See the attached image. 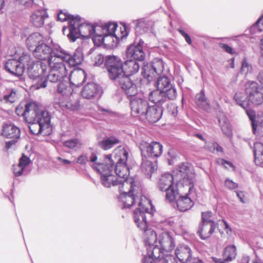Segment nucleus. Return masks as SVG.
<instances>
[{
  "mask_svg": "<svg viewBox=\"0 0 263 263\" xmlns=\"http://www.w3.org/2000/svg\"><path fill=\"white\" fill-rule=\"evenodd\" d=\"M118 25L115 22L96 24L82 23L81 20L79 26L76 25L78 38L81 35L84 39L92 37L95 45L100 46L102 44L110 45L112 43L114 38H119L115 34Z\"/></svg>",
  "mask_w": 263,
  "mask_h": 263,
  "instance_id": "f257e3e1",
  "label": "nucleus"
},
{
  "mask_svg": "<svg viewBox=\"0 0 263 263\" xmlns=\"http://www.w3.org/2000/svg\"><path fill=\"white\" fill-rule=\"evenodd\" d=\"M164 69V63L160 59H155L149 64L144 65L142 68V74L148 81H152L158 77L157 81V89L163 91L168 100H174L177 97V91L175 86L165 75L161 76Z\"/></svg>",
  "mask_w": 263,
  "mask_h": 263,
  "instance_id": "f03ea898",
  "label": "nucleus"
},
{
  "mask_svg": "<svg viewBox=\"0 0 263 263\" xmlns=\"http://www.w3.org/2000/svg\"><path fill=\"white\" fill-rule=\"evenodd\" d=\"M105 67L110 79L120 86L125 94L132 96L137 92V86L130 77L124 74L123 62L118 57L108 55L105 59Z\"/></svg>",
  "mask_w": 263,
  "mask_h": 263,
  "instance_id": "7ed1b4c3",
  "label": "nucleus"
},
{
  "mask_svg": "<svg viewBox=\"0 0 263 263\" xmlns=\"http://www.w3.org/2000/svg\"><path fill=\"white\" fill-rule=\"evenodd\" d=\"M108 163H103L94 165L93 170L101 174V181L106 187H112L119 192H122V188L129 186V180H120L116 175H112L114 163L107 156Z\"/></svg>",
  "mask_w": 263,
  "mask_h": 263,
  "instance_id": "20e7f679",
  "label": "nucleus"
},
{
  "mask_svg": "<svg viewBox=\"0 0 263 263\" xmlns=\"http://www.w3.org/2000/svg\"><path fill=\"white\" fill-rule=\"evenodd\" d=\"M129 186L128 187L122 188L120 193L119 200L122 203L123 208H129L136 204L137 200L140 201L141 197V189L137 186L133 179H129Z\"/></svg>",
  "mask_w": 263,
  "mask_h": 263,
  "instance_id": "39448f33",
  "label": "nucleus"
},
{
  "mask_svg": "<svg viewBox=\"0 0 263 263\" xmlns=\"http://www.w3.org/2000/svg\"><path fill=\"white\" fill-rule=\"evenodd\" d=\"M61 50L62 47L58 44H53L51 48L49 45L43 43L36 47L32 52L34 56L39 59V61L44 62L48 65L50 60H59Z\"/></svg>",
  "mask_w": 263,
  "mask_h": 263,
  "instance_id": "423d86ee",
  "label": "nucleus"
},
{
  "mask_svg": "<svg viewBox=\"0 0 263 263\" xmlns=\"http://www.w3.org/2000/svg\"><path fill=\"white\" fill-rule=\"evenodd\" d=\"M32 117V120L27 122L32 134L37 135L50 127V117L48 111L39 109Z\"/></svg>",
  "mask_w": 263,
  "mask_h": 263,
  "instance_id": "0eeeda50",
  "label": "nucleus"
},
{
  "mask_svg": "<svg viewBox=\"0 0 263 263\" xmlns=\"http://www.w3.org/2000/svg\"><path fill=\"white\" fill-rule=\"evenodd\" d=\"M115 159L116 164L115 167V172L116 176L120 180H129L132 178H128L129 175V167L126 162L128 157V153L125 148L116 149L115 151Z\"/></svg>",
  "mask_w": 263,
  "mask_h": 263,
  "instance_id": "6e6552de",
  "label": "nucleus"
},
{
  "mask_svg": "<svg viewBox=\"0 0 263 263\" xmlns=\"http://www.w3.org/2000/svg\"><path fill=\"white\" fill-rule=\"evenodd\" d=\"M147 255L144 257L143 263H173L174 257L170 255H164V250L157 243L147 247Z\"/></svg>",
  "mask_w": 263,
  "mask_h": 263,
  "instance_id": "1a4fd4ad",
  "label": "nucleus"
},
{
  "mask_svg": "<svg viewBox=\"0 0 263 263\" xmlns=\"http://www.w3.org/2000/svg\"><path fill=\"white\" fill-rule=\"evenodd\" d=\"M175 179L173 175L167 173L162 175L158 182L159 190L166 192V200L170 203L174 202L179 194L176 186L174 184Z\"/></svg>",
  "mask_w": 263,
  "mask_h": 263,
  "instance_id": "9d476101",
  "label": "nucleus"
},
{
  "mask_svg": "<svg viewBox=\"0 0 263 263\" xmlns=\"http://www.w3.org/2000/svg\"><path fill=\"white\" fill-rule=\"evenodd\" d=\"M50 68L49 74L47 76V80L53 83H61L66 77L67 70L64 63L60 60H49L47 65Z\"/></svg>",
  "mask_w": 263,
  "mask_h": 263,
  "instance_id": "9b49d317",
  "label": "nucleus"
},
{
  "mask_svg": "<svg viewBox=\"0 0 263 263\" xmlns=\"http://www.w3.org/2000/svg\"><path fill=\"white\" fill-rule=\"evenodd\" d=\"M151 201L146 197H141L138 203V208L134 211V218L137 227L143 230L148 227L146 213H149L146 206L151 205Z\"/></svg>",
  "mask_w": 263,
  "mask_h": 263,
  "instance_id": "f8f14e48",
  "label": "nucleus"
},
{
  "mask_svg": "<svg viewBox=\"0 0 263 263\" xmlns=\"http://www.w3.org/2000/svg\"><path fill=\"white\" fill-rule=\"evenodd\" d=\"M142 158L154 159L160 156L162 153L163 146L160 143L152 141L150 143L142 141L139 146Z\"/></svg>",
  "mask_w": 263,
  "mask_h": 263,
  "instance_id": "ddd939ff",
  "label": "nucleus"
},
{
  "mask_svg": "<svg viewBox=\"0 0 263 263\" xmlns=\"http://www.w3.org/2000/svg\"><path fill=\"white\" fill-rule=\"evenodd\" d=\"M249 102L258 105L263 102V87L254 81L247 83L245 89Z\"/></svg>",
  "mask_w": 263,
  "mask_h": 263,
  "instance_id": "4468645a",
  "label": "nucleus"
},
{
  "mask_svg": "<svg viewBox=\"0 0 263 263\" xmlns=\"http://www.w3.org/2000/svg\"><path fill=\"white\" fill-rule=\"evenodd\" d=\"M137 93L138 89H137V92L135 94L132 96L126 95L130 101L132 115L134 116L144 117L149 105L148 101L145 99L136 96Z\"/></svg>",
  "mask_w": 263,
  "mask_h": 263,
  "instance_id": "2eb2a0df",
  "label": "nucleus"
},
{
  "mask_svg": "<svg viewBox=\"0 0 263 263\" xmlns=\"http://www.w3.org/2000/svg\"><path fill=\"white\" fill-rule=\"evenodd\" d=\"M60 52L59 60L63 63L66 62L70 66H77L80 65L83 61L84 57L81 49H76L73 55L62 48Z\"/></svg>",
  "mask_w": 263,
  "mask_h": 263,
  "instance_id": "dca6fc26",
  "label": "nucleus"
},
{
  "mask_svg": "<svg viewBox=\"0 0 263 263\" xmlns=\"http://www.w3.org/2000/svg\"><path fill=\"white\" fill-rule=\"evenodd\" d=\"M18 91L16 88L6 87L0 84V102L4 104H12L18 101Z\"/></svg>",
  "mask_w": 263,
  "mask_h": 263,
  "instance_id": "f3484780",
  "label": "nucleus"
},
{
  "mask_svg": "<svg viewBox=\"0 0 263 263\" xmlns=\"http://www.w3.org/2000/svg\"><path fill=\"white\" fill-rule=\"evenodd\" d=\"M39 107L34 103H28L24 106L18 105L15 112L19 116H22L26 122H30L32 120V117L36 112L39 110Z\"/></svg>",
  "mask_w": 263,
  "mask_h": 263,
  "instance_id": "a211bd4d",
  "label": "nucleus"
},
{
  "mask_svg": "<svg viewBox=\"0 0 263 263\" xmlns=\"http://www.w3.org/2000/svg\"><path fill=\"white\" fill-rule=\"evenodd\" d=\"M47 68L48 66L45 62L36 61L27 69L29 77L32 79L37 80L38 78L45 74Z\"/></svg>",
  "mask_w": 263,
  "mask_h": 263,
  "instance_id": "6ab92c4d",
  "label": "nucleus"
},
{
  "mask_svg": "<svg viewBox=\"0 0 263 263\" xmlns=\"http://www.w3.org/2000/svg\"><path fill=\"white\" fill-rule=\"evenodd\" d=\"M177 173V176L179 177L177 179V181H181L182 180L183 183H189V192H190L193 185V175L190 172V168L187 166L186 163H182L179 166Z\"/></svg>",
  "mask_w": 263,
  "mask_h": 263,
  "instance_id": "aec40b11",
  "label": "nucleus"
},
{
  "mask_svg": "<svg viewBox=\"0 0 263 263\" xmlns=\"http://www.w3.org/2000/svg\"><path fill=\"white\" fill-rule=\"evenodd\" d=\"M126 57L127 59H133L137 62L144 60L145 53L143 52L141 43L139 42L137 45H130L127 48Z\"/></svg>",
  "mask_w": 263,
  "mask_h": 263,
  "instance_id": "412c9836",
  "label": "nucleus"
},
{
  "mask_svg": "<svg viewBox=\"0 0 263 263\" xmlns=\"http://www.w3.org/2000/svg\"><path fill=\"white\" fill-rule=\"evenodd\" d=\"M59 104L62 109L65 108L71 110H78L80 106L79 98L76 93H72L65 98L64 101H60Z\"/></svg>",
  "mask_w": 263,
  "mask_h": 263,
  "instance_id": "4be33fe9",
  "label": "nucleus"
},
{
  "mask_svg": "<svg viewBox=\"0 0 263 263\" xmlns=\"http://www.w3.org/2000/svg\"><path fill=\"white\" fill-rule=\"evenodd\" d=\"M158 242L160 247L166 252L171 251L175 247L173 238L167 232H163L159 235Z\"/></svg>",
  "mask_w": 263,
  "mask_h": 263,
  "instance_id": "5701e85b",
  "label": "nucleus"
},
{
  "mask_svg": "<svg viewBox=\"0 0 263 263\" xmlns=\"http://www.w3.org/2000/svg\"><path fill=\"white\" fill-rule=\"evenodd\" d=\"M163 107L156 105H149L144 116L149 122L156 123L162 117Z\"/></svg>",
  "mask_w": 263,
  "mask_h": 263,
  "instance_id": "b1692460",
  "label": "nucleus"
},
{
  "mask_svg": "<svg viewBox=\"0 0 263 263\" xmlns=\"http://www.w3.org/2000/svg\"><path fill=\"white\" fill-rule=\"evenodd\" d=\"M5 68L11 74L18 77L22 76L24 71V65L16 59L8 60L5 63Z\"/></svg>",
  "mask_w": 263,
  "mask_h": 263,
  "instance_id": "393cba45",
  "label": "nucleus"
},
{
  "mask_svg": "<svg viewBox=\"0 0 263 263\" xmlns=\"http://www.w3.org/2000/svg\"><path fill=\"white\" fill-rule=\"evenodd\" d=\"M192 250L186 245H182L178 246L175 250V255L182 263H188L192 259Z\"/></svg>",
  "mask_w": 263,
  "mask_h": 263,
  "instance_id": "a878e982",
  "label": "nucleus"
},
{
  "mask_svg": "<svg viewBox=\"0 0 263 263\" xmlns=\"http://www.w3.org/2000/svg\"><path fill=\"white\" fill-rule=\"evenodd\" d=\"M20 129L12 123L4 125L1 135L5 138L18 139L20 137Z\"/></svg>",
  "mask_w": 263,
  "mask_h": 263,
  "instance_id": "bb28decb",
  "label": "nucleus"
},
{
  "mask_svg": "<svg viewBox=\"0 0 263 263\" xmlns=\"http://www.w3.org/2000/svg\"><path fill=\"white\" fill-rule=\"evenodd\" d=\"M148 99L151 102L155 104L154 105L162 106L168 98L165 92L157 89L149 93Z\"/></svg>",
  "mask_w": 263,
  "mask_h": 263,
  "instance_id": "cd10ccee",
  "label": "nucleus"
},
{
  "mask_svg": "<svg viewBox=\"0 0 263 263\" xmlns=\"http://www.w3.org/2000/svg\"><path fill=\"white\" fill-rule=\"evenodd\" d=\"M99 91L98 85L94 83H88L83 87L81 93L84 98L91 99L99 95Z\"/></svg>",
  "mask_w": 263,
  "mask_h": 263,
  "instance_id": "c85d7f7f",
  "label": "nucleus"
},
{
  "mask_svg": "<svg viewBox=\"0 0 263 263\" xmlns=\"http://www.w3.org/2000/svg\"><path fill=\"white\" fill-rule=\"evenodd\" d=\"M86 78V74L85 71L79 69L71 71L69 79L72 85L79 87L85 82Z\"/></svg>",
  "mask_w": 263,
  "mask_h": 263,
  "instance_id": "c756f323",
  "label": "nucleus"
},
{
  "mask_svg": "<svg viewBox=\"0 0 263 263\" xmlns=\"http://www.w3.org/2000/svg\"><path fill=\"white\" fill-rule=\"evenodd\" d=\"M44 5L41 8L36 7L35 9L37 10L33 12L31 16V21L33 25L36 27H42L44 23L45 17H47L45 11L43 9Z\"/></svg>",
  "mask_w": 263,
  "mask_h": 263,
  "instance_id": "7c9ffc66",
  "label": "nucleus"
},
{
  "mask_svg": "<svg viewBox=\"0 0 263 263\" xmlns=\"http://www.w3.org/2000/svg\"><path fill=\"white\" fill-rule=\"evenodd\" d=\"M176 200L177 206L181 212L187 211L194 204L191 198L189 197V194L184 196H179V194L177 198L174 201Z\"/></svg>",
  "mask_w": 263,
  "mask_h": 263,
  "instance_id": "2f4dec72",
  "label": "nucleus"
},
{
  "mask_svg": "<svg viewBox=\"0 0 263 263\" xmlns=\"http://www.w3.org/2000/svg\"><path fill=\"white\" fill-rule=\"evenodd\" d=\"M88 162L92 163L91 166L93 169L95 165L102 163L98 160L97 153L95 152L84 153L80 156L77 160V162L81 164H85Z\"/></svg>",
  "mask_w": 263,
  "mask_h": 263,
  "instance_id": "473e14b6",
  "label": "nucleus"
},
{
  "mask_svg": "<svg viewBox=\"0 0 263 263\" xmlns=\"http://www.w3.org/2000/svg\"><path fill=\"white\" fill-rule=\"evenodd\" d=\"M216 228L215 223H200L197 231L201 239L205 240L208 238L214 232Z\"/></svg>",
  "mask_w": 263,
  "mask_h": 263,
  "instance_id": "72a5a7b5",
  "label": "nucleus"
},
{
  "mask_svg": "<svg viewBox=\"0 0 263 263\" xmlns=\"http://www.w3.org/2000/svg\"><path fill=\"white\" fill-rule=\"evenodd\" d=\"M79 25V22H78V20L75 21L72 20L69 24L68 26L63 27L62 31L64 34L67 33V36L68 39L72 42H75L78 38V33H77L76 25Z\"/></svg>",
  "mask_w": 263,
  "mask_h": 263,
  "instance_id": "f704fd0d",
  "label": "nucleus"
},
{
  "mask_svg": "<svg viewBox=\"0 0 263 263\" xmlns=\"http://www.w3.org/2000/svg\"><path fill=\"white\" fill-rule=\"evenodd\" d=\"M140 66L138 62L133 59H128L123 64V72L128 77L130 75L137 73L139 70Z\"/></svg>",
  "mask_w": 263,
  "mask_h": 263,
  "instance_id": "c9c22d12",
  "label": "nucleus"
},
{
  "mask_svg": "<svg viewBox=\"0 0 263 263\" xmlns=\"http://www.w3.org/2000/svg\"><path fill=\"white\" fill-rule=\"evenodd\" d=\"M143 238L147 247H151L157 243V238L156 232L150 228L147 227L143 230Z\"/></svg>",
  "mask_w": 263,
  "mask_h": 263,
  "instance_id": "e433bc0d",
  "label": "nucleus"
},
{
  "mask_svg": "<svg viewBox=\"0 0 263 263\" xmlns=\"http://www.w3.org/2000/svg\"><path fill=\"white\" fill-rule=\"evenodd\" d=\"M43 36L38 32L31 34L26 40L27 47L31 51L34 50L35 48L40 44H43Z\"/></svg>",
  "mask_w": 263,
  "mask_h": 263,
  "instance_id": "4c0bfd02",
  "label": "nucleus"
},
{
  "mask_svg": "<svg viewBox=\"0 0 263 263\" xmlns=\"http://www.w3.org/2000/svg\"><path fill=\"white\" fill-rule=\"evenodd\" d=\"M150 159L147 157H142V161L141 164V171L149 178H151L152 174L156 170L155 164Z\"/></svg>",
  "mask_w": 263,
  "mask_h": 263,
  "instance_id": "58836bf2",
  "label": "nucleus"
},
{
  "mask_svg": "<svg viewBox=\"0 0 263 263\" xmlns=\"http://www.w3.org/2000/svg\"><path fill=\"white\" fill-rule=\"evenodd\" d=\"M195 102L197 106L203 110L208 111L210 109V103L205 97L203 89L199 93L196 94Z\"/></svg>",
  "mask_w": 263,
  "mask_h": 263,
  "instance_id": "ea45409f",
  "label": "nucleus"
},
{
  "mask_svg": "<svg viewBox=\"0 0 263 263\" xmlns=\"http://www.w3.org/2000/svg\"><path fill=\"white\" fill-rule=\"evenodd\" d=\"M119 143L120 141L116 137L110 136L99 141L98 145L104 150H108Z\"/></svg>",
  "mask_w": 263,
  "mask_h": 263,
  "instance_id": "a19ab883",
  "label": "nucleus"
},
{
  "mask_svg": "<svg viewBox=\"0 0 263 263\" xmlns=\"http://www.w3.org/2000/svg\"><path fill=\"white\" fill-rule=\"evenodd\" d=\"M152 25L151 22L140 20L138 21L135 27L136 33L142 34L149 32L152 30Z\"/></svg>",
  "mask_w": 263,
  "mask_h": 263,
  "instance_id": "79ce46f5",
  "label": "nucleus"
},
{
  "mask_svg": "<svg viewBox=\"0 0 263 263\" xmlns=\"http://www.w3.org/2000/svg\"><path fill=\"white\" fill-rule=\"evenodd\" d=\"M253 152L256 164L263 166V143H255L254 145Z\"/></svg>",
  "mask_w": 263,
  "mask_h": 263,
  "instance_id": "37998d69",
  "label": "nucleus"
},
{
  "mask_svg": "<svg viewBox=\"0 0 263 263\" xmlns=\"http://www.w3.org/2000/svg\"><path fill=\"white\" fill-rule=\"evenodd\" d=\"M234 99L235 100L236 103L240 106L243 109H246L248 108V105L249 104V102L248 99L247 95L246 93L245 94L242 92H236L234 96Z\"/></svg>",
  "mask_w": 263,
  "mask_h": 263,
  "instance_id": "c03bdc74",
  "label": "nucleus"
},
{
  "mask_svg": "<svg viewBox=\"0 0 263 263\" xmlns=\"http://www.w3.org/2000/svg\"><path fill=\"white\" fill-rule=\"evenodd\" d=\"M236 248L234 245L227 247L223 252L224 259L226 261H232L236 258Z\"/></svg>",
  "mask_w": 263,
  "mask_h": 263,
  "instance_id": "a18cd8bd",
  "label": "nucleus"
},
{
  "mask_svg": "<svg viewBox=\"0 0 263 263\" xmlns=\"http://www.w3.org/2000/svg\"><path fill=\"white\" fill-rule=\"evenodd\" d=\"M57 90L58 92L65 98L73 93V89L70 86L68 85L67 82L64 81L58 84Z\"/></svg>",
  "mask_w": 263,
  "mask_h": 263,
  "instance_id": "49530a36",
  "label": "nucleus"
},
{
  "mask_svg": "<svg viewBox=\"0 0 263 263\" xmlns=\"http://www.w3.org/2000/svg\"><path fill=\"white\" fill-rule=\"evenodd\" d=\"M57 90L58 92L65 98L73 93V89L70 86L68 85L67 82L64 81L58 84Z\"/></svg>",
  "mask_w": 263,
  "mask_h": 263,
  "instance_id": "de8ad7c7",
  "label": "nucleus"
},
{
  "mask_svg": "<svg viewBox=\"0 0 263 263\" xmlns=\"http://www.w3.org/2000/svg\"><path fill=\"white\" fill-rule=\"evenodd\" d=\"M58 20L64 22L66 21H68V24L72 20H78V22L80 21V17L78 15L74 16L73 15L69 14L66 10H61L58 14Z\"/></svg>",
  "mask_w": 263,
  "mask_h": 263,
  "instance_id": "09e8293b",
  "label": "nucleus"
},
{
  "mask_svg": "<svg viewBox=\"0 0 263 263\" xmlns=\"http://www.w3.org/2000/svg\"><path fill=\"white\" fill-rule=\"evenodd\" d=\"M15 1L26 7H31L35 8L38 6L41 8L43 5L42 0H15Z\"/></svg>",
  "mask_w": 263,
  "mask_h": 263,
  "instance_id": "8fccbe9b",
  "label": "nucleus"
},
{
  "mask_svg": "<svg viewBox=\"0 0 263 263\" xmlns=\"http://www.w3.org/2000/svg\"><path fill=\"white\" fill-rule=\"evenodd\" d=\"M63 144L65 147L68 148L77 150L80 148L82 143L80 140L75 138L64 141Z\"/></svg>",
  "mask_w": 263,
  "mask_h": 263,
  "instance_id": "3c124183",
  "label": "nucleus"
},
{
  "mask_svg": "<svg viewBox=\"0 0 263 263\" xmlns=\"http://www.w3.org/2000/svg\"><path fill=\"white\" fill-rule=\"evenodd\" d=\"M18 61L24 65V69L28 68V67L35 62L31 58L30 55L27 53H23V55L20 57Z\"/></svg>",
  "mask_w": 263,
  "mask_h": 263,
  "instance_id": "603ef678",
  "label": "nucleus"
},
{
  "mask_svg": "<svg viewBox=\"0 0 263 263\" xmlns=\"http://www.w3.org/2000/svg\"><path fill=\"white\" fill-rule=\"evenodd\" d=\"M246 110V114L251 122V126L254 134H256V120L257 117L256 116L255 112L251 109H245Z\"/></svg>",
  "mask_w": 263,
  "mask_h": 263,
  "instance_id": "864d4df0",
  "label": "nucleus"
},
{
  "mask_svg": "<svg viewBox=\"0 0 263 263\" xmlns=\"http://www.w3.org/2000/svg\"><path fill=\"white\" fill-rule=\"evenodd\" d=\"M253 70L252 64L246 58H244L241 61V73L247 74L251 73Z\"/></svg>",
  "mask_w": 263,
  "mask_h": 263,
  "instance_id": "5fc2aeb1",
  "label": "nucleus"
},
{
  "mask_svg": "<svg viewBox=\"0 0 263 263\" xmlns=\"http://www.w3.org/2000/svg\"><path fill=\"white\" fill-rule=\"evenodd\" d=\"M263 31V24L261 22V19H258L256 22L253 24L250 29V32L252 34L256 35Z\"/></svg>",
  "mask_w": 263,
  "mask_h": 263,
  "instance_id": "6e6d98bb",
  "label": "nucleus"
},
{
  "mask_svg": "<svg viewBox=\"0 0 263 263\" xmlns=\"http://www.w3.org/2000/svg\"><path fill=\"white\" fill-rule=\"evenodd\" d=\"M205 147L212 153L222 152L223 148L217 143L214 142H205Z\"/></svg>",
  "mask_w": 263,
  "mask_h": 263,
  "instance_id": "4d7b16f0",
  "label": "nucleus"
},
{
  "mask_svg": "<svg viewBox=\"0 0 263 263\" xmlns=\"http://www.w3.org/2000/svg\"><path fill=\"white\" fill-rule=\"evenodd\" d=\"M213 213L211 212H205L202 213V222L201 223H215L213 218Z\"/></svg>",
  "mask_w": 263,
  "mask_h": 263,
  "instance_id": "13d9d810",
  "label": "nucleus"
},
{
  "mask_svg": "<svg viewBox=\"0 0 263 263\" xmlns=\"http://www.w3.org/2000/svg\"><path fill=\"white\" fill-rule=\"evenodd\" d=\"M36 83L35 84V86L36 89H40L41 88H45L47 86V79L46 77H45V74L44 75H42V77L38 78L37 80H36Z\"/></svg>",
  "mask_w": 263,
  "mask_h": 263,
  "instance_id": "bf43d9fd",
  "label": "nucleus"
},
{
  "mask_svg": "<svg viewBox=\"0 0 263 263\" xmlns=\"http://www.w3.org/2000/svg\"><path fill=\"white\" fill-rule=\"evenodd\" d=\"M30 162V158L24 154H23L22 156L20 159L19 163L18 164L21 166L22 167L25 168L29 164Z\"/></svg>",
  "mask_w": 263,
  "mask_h": 263,
  "instance_id": "052dcab7",
  "label": "nucleus"
},
{
  "mask_svg": "<svg viewBox=\"0 0 263 263\" xmlns=\"http://www.w3.org/2000/svg\"><path fill=\"white\" fill-rule=\"evenodd\" d=\"M256 133L259 131L263 132V115H258L256 120Z\"/></svg>",
  "mask_w": 263,
  "mask_h": 263,
  "instance_id": "680f3d73",
  "label": "nucleus"
},
{
  "mask_svg": "<svg viewBox=\"0 0 263 263\" xmlns=\"http://www.w3.org/2000/svg\"><path fill=\"white\" fill-rule=\"evenodd\" d=\"M93 62H94L93 64L95 66H100L103 63L105 62V60L102 55L100 54H97L95 55L92 59Z\"/></svg>",
  "mask_w": 263,
  "mask_h": 263,
  "instance_id": "e2e57ef3",
  "label": "nucleus"
},
{
  "mask_svg": "<svg viewBox=\"0 0 263 263\" xmlns=\"http://www.w3.org/2000/svg\"><path fill=\"white\" fill-rule=\"evenodd\" d=\"M24 168L22 167L21 166L18 164L13 165V171L14 175L15 177H18L23 175V171L24 170Z\"/></svg>",
  "mask_w": 263,
  "mask_h": 263,
  "instance_id": "0e129e2a",
  "label": "nucleus"
},
{
  "mask_svg": "<svg viewBox=\"0 0 263 263\" xmlns=\"http://www.w3.org/2000/svg\"><path fill=\"white\" fill-rule=\"evenodd\" d=\"M224 184L230 190H234L238 187V184L230 179H227L225 180Z\"/></svg>",
  "mask_w": 263,
  "mask_h": 263,
  "instance_id": "69168bd1",
  "label": "nucleus"
},
{
  "mask_svg": "<svg viewBox=\"0 0 263 263\" xmlns=\"http://www.w3.org/2000/svg\"><path fill=\"white\" fill-rule=\"evenodd\" d=\"M219 47H221L226 52L229 53H230L231 54H233L234 53L233 49L227 44L220 43L219 44Z\"/></svg>",
  "mask_w": 263,
  "mask_h": 263,
  "instance_id": "338daca9",
  "label": "nucleus"
},
{
  "mask_svg": "<svg viewBox=\"0 0 263 263\" xmlns=\"http://www.w3.org/2000/svg\"><path fill=\"white\" fill-rule=\"evenodd\" d=\"M178 31L184 37L185 41L187 43V44L191 45L192 40L189 35L181 29H179Z\"/></svg>",
  "mask_w": 263,
  "mask_h": 263,
  "instance_id": "774afa93",
  "label": "nucleus"
}]
</instances>
